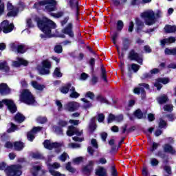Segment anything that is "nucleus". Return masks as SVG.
Listing matches in <instances>:
<instances>
[{"label": "nucleus", "instance_id": "f257e3e1", "mask_svg": "<svg viewBox=\"0 0 176 176\" xmlns=\"http://www.w3.org/2000/svg\"><path fill=\"white\" fill-rule=\"evenodd\" d=\"M36 23L38 28L42 30L43 34H45L46 38H52V36H54L53 30H56V28L54 22L46 17H43V20H41L37 16L26 19V27H28V28H34Z\"/></svg>", "mask_w": 176, "mask_h": 176}, {"label": "nucleus", "instance_id": "f03ea898", "mask_svg": "<svg viewBox=\"0 0 176 176\" xmlns=\"http://www.w3.org/2000/svg\"><path fill=\"white\" fill-rule=\"evenodd\" d=\"M140 17L144 19L146 25H153L156 23V19L162 17V11L157 10L155 12L152 10H148L142 12Z\"/></svg>", "mask_w": 176, "mask_h": 176}, {"label": "nucleus", "instance_id": "7ed1b4c3", "mask_svg": "<svg viewBox=\"0 0 176 176\" xmlns=\"http://www.w3.org/2000/svg\"><path fill=\"white\" fill-rule=\"evenodd\" d=\"M43 6H45V10H46V12H54V10H56V6H57V1L43 0L34 5V9H42Z\"/></svg>", "mask_w": 176, "mask_h": 176}, {"label": "nucleus", "instance_id": "20e7f679", "mask_svg": "<svg viewBox=\"0 0 176 176\" xmlns=\"http://www.w3.org/2000/svg\"><path fill=\"white\" fill-rule=\"evenodd\" d=\"M19 100L21 102H24V104H27L28 105H36L35 97L29 89H23L21 91Z\"/></svg>", "mask_w": 176, "mask_h": 176}, {"label": "nucleus", "instance_id": "39448f33", "mask_svg": "<svg viewBox=\"0 0 176 176\" xmlns=\"http://www.w3.org/2000/svg\"><path fill=\"white\" fill-rule=\"evenodd\" d=\"M0 170H5V173L8 176H20L22 174L21 166L13 165L6 168L5 162L0 163Z\"/></svg>", "mask_w": 176, "mask_h": 176}, {"label": "nucleus", "instance_id": "423d86ee", "mask_svg": "<svg viewBox=\"0 0 176 176\" xmlns=\"http://www.w3.org/2000/svg\"><path fill=\"white\" fill-rule=\"evenodd\" d=\"M7 9L9 10V12L7 14L8 17H14L17 16L19 12L24 9V3H20L17 7H14L10 2H8L7 4Z\"/></svg>", "mask_w": 176, "mask_h": 176}, {"label": "nucleus", "instance_id": "0eeeda50", "mask_svg": "<svg viewBox=\"0 0 176 176\" xmlns=\"http://www.w3.org/2000/svg\"><path fill=\"white\" fill-rule=\"evenodd\" d=\"M3 104L8 107L11 113H14V112L17 111V107H16V104H14V102H13V100L10 99H4V100H2V101H0V109L1 108H3Z\"/></svg>", "mask_w": 176, "mask_h": 176}, {"label": "nucleus", "instance_id": "6e6552de", "mask_svg": "<svg viewBox=\"0 0 176 176\" xmlns=\"http://www.w3.org/2000/svg\"><path fill=\"white\" fill-rule=\"evenodd\" d=\"M52 67L50 62L47 60L43 61V66H38L37 69L41 75H49L50 74V68Z\"/></svg>", "mask_w": 176, "mask_h": 176}, {"label": "nucleus", "instance_id": "1a4fd4ad", "mask_svg": "<svg viewBox=\"0 0 176 176\" xmlns=\"http://www.w3.org/2000/svg\"><path fill=\"white\" fill-rule=\"evenodd\" d=\"M43 146L45 149H49L50 151H52V149H56V153H58L60 152V146H61V144L57 142H52L50 140H45L43 142Z\"/></svg>", "mask_w": 176, "mask_h": 176}, {"label": "nucleus", "instance_id": "9d476101", "mask_svg": "<svg viewBox=\"0 0 176 176\" xmlns=\"http://www.w3.org/2000/svg\"><path fill=\"white\" fill-rule=\"evenodd\" d=\"M60 167H61V165H60V164H58L57 162L48 164V168H49V171H50V173L51 174V175L65 176V174H62L58 171L54 170H57V168H60Z\"/></svg>", "mask_w": 176, "mask_h": 176}, {"label": "nucleus", "instance_id": "9b49d317", "mask_svg": "<svg viewBox=\"0 0 176 176\" xmlns=\"http://www.w3.org/2000/svg\"><path fill=\"white\" fill-rule=\"evenodd\" d=\"M1 31L4 34H9V32H12L13 31V28H14V25L13 23H10L8 21H3L1 24Z\"/></svg>", "mask_w": 176, "mask_h": 176}, {"label": "nucleus", "instance_id": "f8f14e48", "mask_svg": "<svg viewBox=\"0 0 176 176\" xmlns=\"http://www.w3.org/2000/svg\"><path fill=\"white\" fill-rule=\"evenodd\" d=\"M168 83H170V79L168 78H161L155 80L154 86L157 87V90H160L163 87L162 85H167Z\"/></svg>", "mask_w": 176, "mask_h": 176}, {"label": "nucleus", "instance_id": "ddd939ff", "mask_svg": "<svg viewBox=\"0 0 176 176\" xmlns=\"http://www.w3.org/2000/svg\"><path fill=\"white\" fill-rule=\"evenodd\" d=\"M79 107H80L79 103L74 101L69 102L65 105V109L69 111V112H75V111H78V109H79Z\"/></svg>", "mask_w": 176, "mask_h": 176}, {"label": "nucleus", "instance_id": "4468645a", "mask_svg": "<svg viewBox=\"0 0 176 176\" xmlns=\"http://www.w3.org/2000/svg\"><path fill=\"white\" fill-rule=\"evenodd\" d=\"M74 134H76V135H78L79 137L81 134H83V131H79L78 129L75 128L74 126H69L67 131V135L69 137H72Z\"/></svg>", "mask_w": 176, "mask_h": 176}, {"label": "nucleus", "instance_id": "2eb2a0df", "mask_svg": "<svg viewBox=\"0 0 176 176\" xmlns=\"http://www.w3.org/2000/svg\"><path fill=\"white\" fill-rule=\"evenodd\" d=\"M139 87H136L133 89V93L135 94H140V93H142L143 96H145V90L144 89H144H149V85L142 83L139 84Z\"/></svg>", "mask_w": 176, "mask_h": 176}, {"label": "nucleus", "instance_id": "dca6fc26", "mask_svg": "<svg viewBox=\"0 0 176 176\" xmlns=\"http://www.w3.org/2000/svg\"><path fill=\"white\" fill-rule=\"evenodd\" d=\"M128 58H129V60H135L137 63L140 64V65H142V57L140 56V55L133 50L130 52Z\"/></svg>", "mask_w": 176, "mask_h": 176}, {"label": "nucleus", "instance_id": "f3484780", "mask_svg": "<svg viewBox=\"0 0 176 176\" xmlns=\"http://www.w3.org/2000/svg\"><path fill=\"white\" fill-rule=\"evenodd\" d=\"M67 124V122L64 120H60L58 122V126H54L53 130L54 131H55V133H56V134H61V133H63V129H61V127H65Z\"/></svg>", "mask_w": 176, "mask_h": 176}, {"label": "nucleus", "instance_id": "a211bd4d", "mask_svg": "<svg viewBox=\"0 0 176 176\" xmlns=\"http://www.w3.org/2000/svg\"><path fill=\"white\" fill-rule=\"evenodd\" d=\"M42 128L40 126L34 127L33 129L28 133V141H34L35 138V134L38 133V131H41Z\"/></svg>", "mask_w": 176, "mask_h": 176}, {"label": "nucleus", "instance_id": "6ab92c4d", "mask_svg": "<svg viewBox=\"0 0 176 176\" xmlns=\"http://www.w3.org/2000/svg\"><path fill=\"white\" fill-rule=\"evenodd\" d=\"M30 85L34 90H37L38 91H43L46 87L45 85L39 84L36 81H32Z\"/></svg>", "mask_w": 176, "mask_h": 176}, {"label": "nucleus", "instance_id": "aec40b11", "mask_svg": "<svg viewBox=\"0 0 176 176\" xmlns=\"http://www.w3.org/2000/svg\"><path fill=\"white\" fill-rule=\"evenodd\" d=\"M20 65H28V61L22 58H17L16 60L12 62V67H20Z\"/></svg>", "mask_w": 176, "mask_h": 176}, {"label": "nucleus", "instance_id": "412c9836", "mask_svg": "<svg viewBox=\"0 0 176 176\" xmlns=\"http://www.w3.org/2000/svg\"><path fill=\"white\" fill-rule=\"evenodd\" d=\"M10 93V89L8 87V85L5 83L0 84V94L1 96H6Z\"/></svg>", "mask_w": 176, "mask_h": 176}, {"label": "nucleus", "instance_id": "4be33fe9", "mask_svg": "<svg viewBox=\"0 0 176 176\" xmlns=\"http://www.w3.org/2000/svg\"><path fill=\"white\" fill-rule=\"evenodd\" d=\"M62 32L63 34H65L66 35H68L69 36H70V38H74V32H72V24L69 23L67 25V27L62 30Z\"/></svg>", "mask_w": 176, "mask_h": 176}, {"label": "nucleus", "instance_id": "5701e85b", "mask_svg": "<svg viewBox=\"0 0 176 176\" xmlns=\"http://www.w3.org/2000/svg\"><path fill=\"white\" fill-rule=\"evenodd\" d=\"M175 42V37H169L168 38H164L161 41L160 43L162 46H164V45H170V43H174Z\"/></svg>", "mask_w": 176, "mask_h": 176}, {"label": "nucleus", "instance_id": "b1692460", "mask_svg": "<svg viewBox=\"0 0 176 176\" xmlns=\"http://www.w3.org/2000/svg\"><path fill=\"white\" fill-rule=\"evenodd\" d=\"M94 165V162L93 161H89V164L83 168L82 169L83 172L85 174H88V173H91V170H93Z\"/></svg>", "mask_w": 176, "mask_h": 176}, {"label": "nucleus", "instance_id": "393cba45", "mask_svg": "<svg viewBox=\"0 0 176 176\" xmlns=\"http://www.w3.org/2000/svg\"><path fill=\"white\" fill-rule=\"evenodd\" d=\"M10 68L8 65V62L5 60H0V70L5 71L6 72H9Z\"/></svg>", "mask_w": 176, "mask_h": 176}, {"label": "nucleus", "instance_id": "a878e982", "mask_svg": "<svg viewBox=\"0 0 176 176\" xmlns=\"http://www.w3.org/2000/svg\"><path fill=\"white\" fill-rule=\"evenodd\" d=\"M164 152H168V153H171L172 155H174L175 153V150L171 146L170 144H165L164 146Z\"/></svg>", "mask_w": 176, "mask_h": 176}, {"label": "nucleus", "instance_id": "bb28decb", "mask_svg": "<svg viewBox=\"0 0 176 176\" xmlns=\"http://www.w3.org/2000/svg\"><path fill=\"white\" fill-rule=\"evenodd\" d=\"M165 32H168V34L175 32L176 31V26L173 25L171 26L170 25H166L164 28Z\"/></svg>", "mask_w": 176, "mask_h": 176}, {"label": "nucleus", "instance_id": "cd10ccee", "mask_svg": "<svg viewBox=\"0 0 176 176\" xmlns=\"http://www.w3.org/2000/svg\"><path fill=\"white\" fill-rule=\"evenodd\" d=\"M79 93L76 92L75 90V87H72L70 88V97L71 98H78L79 97Z\"/></svg>", "mask_w": 176, "mask_h": 176}, {"label": "nucleus", "instance_id": "c85d7f7f", "mask_svg": "<svg viewBox=\"0 0 176 176\" xmlns=\"http://www.w3.org/2000/svg\"><path fill=\"white\" fill-rule=\"evenodd\" d=\"M157 100L159 104H164V102H167L168 101V98H167V96L162 95L157 98Z\"/></svg>", "mask_w": 176, "mask_h": 176}, {"label": "nucleus", "instance_id": "c756f323", "mask_svg": "<svg viewBox=\"0 0 176 176\" xmlns=\"http://www.w3.org/2000/svg\"><path fill=\"white\" fill-rule=\"evenodd\" d=\"M96 175L99 176H106L107 170L104 168H98L96 171Z\"/></svg>", "mask_w": 176, "mask_h": 176}, {"label": "nucleus", "instance_id": "7c9ffc66", "mask_svg": "<svg viewBox=\"0 0 176 176\" xmlns=\"http://www.w3.org/2000/svg\"><path fill=\"white\" fill-rule=\"evenodd\" d=\"M39 171H41V166H34L31 170L33 176L38 175Z\"/></svg>", "mask_w": 176, "mask_h": 176}, {"label": "nucleus", "instance_id": "2f4dec72", "mask_svg": "<svg viewBox=\"0 0 176 176\" xmlns=\"http://www.w3.org/2000/svg\"><path fill=\"white\" fill-rule=\"evenodd\" d=\"M23 148H24V144L20 142H16L14 143V148L16 149V151H21Z\"/></svg>", "mask_w": 176, "mask_h": 176}, {"label": "nucleus", "instance_id": "473e14b6", "mask_svg": "<svg viewBox=\"0 0 176 176\" xmlns=\"http://www.w3.org/2000/svg\"><path fill=\"white\" fill-rule=\"evenodd\" d=\"M25 119V118L21 113H17L14 117L15 122H17L18 123L24 122Z\"/></svg>", "mask_w": 176, "mask_h": 176}, {"label": "nucleus", "instance_id": "72a5a7b5", "mask_svg": "<svg viewBox=\"0 0 176 176\" xmlns=\"http://www.w3.org/2000/svg\"><path fill=\"white\" fill-rule=\"evenodd\" d=\"M69 5L72 9H76V10H78V0H69Z\"/></svg>", "mask_w": 176, "mask_h": 176}, {"label": "nucleus", "instance_id": "f704fd0d", "mask_svg": "<svg viewBox=\"0 0 176 176\" xmlns=\"http://www.w3.org/2000/svg\"><path fill=\"white\" fill-rule=\"evenodd\" d=\"M71 85H67L66 86L62 87L60 88V91L61 93H63V94H67V93H68V91H69V90H71Z\"/></svg>", "mask_w": 176, "mask_h": 176}, {"label": "nucleus", "instance_id": "c9c22d12", "mask_svg": "<svg viewBox=\"0 0 176 176\" xmlns=\"http://www.w3.org/2000/svg\"><path fill=\"white\" fill-rule=\"evenodd\" d=\"M54 76H56V78H61V76H63V73H61L60 68L56 67L55 69L54 72Z\"/></svg>", "mask_w": 176, "mask_h": 176}, {"label": "nucleus", "instance_id": "e433bc0d", "mask_svg": "<svg viewBox=\"0 0 176 176\" xmlns=\"http://www.w3.org/2000/svg\"><path fill=\"white\" fill-rule=\"evenodd\" d=\"M17 52L18 53H25V52H27V49L25 48V46L21 45H18L17 47Z\"/></svg>", "mask_w": 176, "mask_h": 176}, {"label": "nucleus", "instance_id": "4c0bfd02", "mask_svg": "<svg viewBox=\"0 0 176 176\" xmlns=\"http://www.w3.org/2000/svg\"><path fill=\"white\" fill-rule=\"evenodd\" d=\"M68 148H70L71 149H78V148H80V144L69 143L68 144Z\"/></svg>", "mask_w": 176, "mask_h": 176}, {"label": "nucleus", "instance_id": "58836bf2", "mask_svg": "<svg viewBox=\"0 0 176 176\" xmlns=\"http://www.w3.org/2000/svg\"><path fill=\"white\" fill-rule=\"evenodd\" d=\"M81 101H82V102H84V107L85 108H90V107H91V103H90V102H89V100H87V99L86 98H81L80 99Z\"/></svg>", "mask_w": 176, "mask_h": 176}, {"label": "nucleus", "instance_id": "ea45409f", "mask_svg": "<svg viewBox=\"0 0 176 176\" xmlns=\"http://www.w3.org/2000/svg\"><path fill=\"white\" fill-rule=\"evenodd\" d=\"M174 108V106H173L172 104H166L164 107V111H166L168 112H171V111H173Z\"/></svg>", "mask_w": 176, "mask_h": 176}, {"label": "nucleus", "instance_id": "a19ab883", "mask_svg": "<svg viewBox=\"0 0 176 176\" xmlns=\"http://www.w3.org/2000/svg\"><path fill=\"white\" fill-rule=\"evenodd\" d=\"M69 157L68 156V154H67V153H63L60 157H59V160H60V162H65V160H67V158Z\"/></svg>", "mask_w": 176, "mask_h": 176}, {"label": "nucleus", "instance_id": "79ce46f5", "mask_svg": "<svg viewBox=\"0 0 176 176\" xmlns=\"http://www.w3.org/2000/svg\"><path fill=\"white\" fill-rule=\"evenodd\" d=\"M150 163H151V166L155 167V166H157V164H159V160H157L156 158H151L150 160Z\"/></svg>", "mask_w": 176, "mask_h": 176}, {"label": "nucleus", "instance_id": "37998d69", "mask_svg": "<svg viewBox=\"0 0 176 176\" xmlns=\"http://www.w3.org/2000/svg\"><path fill=\"white\" fill-rule=\"evenodd\" d=\"M131 69L135 72H138V71L140 69V65L133 63L131 65Z\"/></svg>", "mask_w": 176, "mask_h": 176}, {"label": "nucleus", "instance_id": "c03bdc74", "mask_svg": "<svg viewBox=\"0 0 176 176\" xmlns=\"http://www.w3.org/2000/svg\"><path fill=\"white\" fill-rule=\"evenodd\" d=\"M54 52L58 54L62 53L63 52V47L60 45L55 46Z\"/></svg>", "mask_w": 176, "mask_h": 176}, {"label": "nucleus", "instance_id": "a18cd8bd", "mask_svg": "<svg viewBox=\"0 0 176 176\" xmlns=\"http://www.w3.org/2000/svg\"><path fill=\"white\" fill-rule=\"evenodd\" d=\"M66 170L69 173H75V169L71 166V163L69 162L66 164Z\"/></svg>", "mask_w": 176, "mask_h": 176}, {"label": "nucleus", "instance_id": "49530a36", "mask_svg": "<svg viewBox=\"0 0 176 176\" xmlns=\"http://www.w3.org/2000/svg\"><path fill=\"white\" fill-rule=\"evenodd\" d=\"M10 128L8 130V133H14L16 130H17V127H16V125H14L13 123H11Z\"/></svg>", "mask_w": 176, "mask_h": 176}, {"label": "nucleus", "instance_id": "de8ad7c7", "mask_svg": "<svg viewBox=\"0 0 176 176\" xmlns=\"http://www.w3.org/2000/svg\"><path fill=\"white\" fill-rule=\"evenodd\" d=\"M37 122H38V123H46L47 122V119L46 118V117H38L37 118Z\"/></svg>", "mask_w": 176, "mask_h": 176}, {"label": "nucleus", "instance_id": "09e8293b", "mask_svg": "<svg viewBox=\"0 0 176 176\" xmlns=\"http://www.w3.org/2000/svg\"><path fill=\"white\" fill-rule=\"evenodd\" d=\"M116 116L114 115L110 114L108 118V123H112L113 122H116Z\"/></svg>", "mask_w": 176, "mask_h": 176}, {"label": "nucleus", "instance_id": "8fccbe9b", "mask_svg": "<svg viewBox=\"0 0 176 176\" xmlns=\"http://www.w3.org/2000/svg\"><path fill=\"white\" fill-rule=\"evenodd\" d=\"M4 146L5 148H8V149H12V148H14V144L10 142H6Z\"/></svg>", "mask_w": 176, "mask_h": 176}, {"label": "nucleus", "instance_id": "3c124183", "mask_svg": "<svg viewBox=\"0 0 176 176\" xmlns=\"http://www.w3.org/2000/svg\"><path fill=\"white\" fill-rule=\"evenodd\" d=\"M135 116L138 118V119H142V112H141V110H137L135 112Z\"/></svg>", "mask_w": 176, "mask_h": 176}, {"label": "nucleus", "instance_id": "603ef678", "mask_svg": "<svg viewBox=\"0 0 176 176\" xmlns=\"http://www.w3.org/2000/svg\"><path fill=\"white\" fill-rule=\"evenodd\" d=\"M122 28H123V21H118L117 22V30L118 31H120V30H122Z\"/></svg>", "mask_w": 176, "mask_h": 176}, {"label": "nucleus", "instance_id": "864d4df0", "mask_svg": "<svg viewBox=\"0 0 176 176\" xmlns=\"http://www.w3.org/2000/svg\"><path fill=\"white\" fill-rule=\"evenodd\" d=\"M136 25H138V30H140L141 27H144V22L140 19H136Z\"/></svg>", "mask_w": 176, "mask_h": 176}, {"label": "nucleus", "instance_id": "5fc2aeb1", "mask_svg": "<svg viewBox=\"0 0 176 176\" xmlns=\"http://www.w3.org/2000/svg\"><path fill=\"white\" fill-rule=\"evenodd\" d=\"M33 157L34 159H43V155L39 153H36L33 154Z\"/></svg>", "mask_w": 176, "mask_h": 176}, {"label": "nucleus", "instance_id": "6e6d98bb", "mask_svg": "<svg viewBox=\"0 0 176 176\" xmlns=\"http://www.w3.org/2000/svg\"><path fill=\"white\" fill-rule=\"evenodd\" d=\"M166 125V121L160 120L159 122L160 129H164V126Z\"/></svg>", "mask_w": 176, "mask_h": 176}, {"label": "nucleus", "instance_id": "4d7b16f0", "mask_svg": "<svg viewBox=\"0 0 176 176\" xmlns=\"http://www.w3.org/2000/svg\"><path fill=\"white\" fill-rule=\"evenodd\" d=\"M89 78V74L86 73H82L80 77V80H86Z\"/></svg>", "mask_w": 176, "mask_h": 176}, {"label": "nucleus", "instance_id": "13d9d810", "mask_svg": "<svg viewBox=\"0 0 176 176\" xmlns=\"http://www.w3.org/2000/svg\"><path fill=\"white\" fill-rule=\"evenodd\" d=\"M82 160H83V158L82 157H78L77 158H75L73 160L74 163H75V164H79L80 162H82Z\"/></svg>", "mask_w": 176, "mask_h": 176}, {"label": "nucleus", "instance_id": "bf43d9fd", "mask_svg": "<svg viewBox=\"0 0 176 176\" xmlns=\"http://www.w3.org/2000/svg\"><path fill=\"white\" fill-rule=\"evenodd\" d=\"M85 97H87L88 98H90V100H94V94L92 92H87L85 95Z\"/></svg>", "mask_w": 176, "mask_h": 176}, {"label": "nucleus", "instance_id": "052dcab7", "mask_svg": "<svg viewBox=\"0 0 176 176\" xmlns=\"http://www.w3.org/2000/svg\"><path fill=\"white\" fill-rule=\"evenodd\" d=\"M104 119H105V116H104V114L100 113L98 116V122H100V123H101V122H104Z\"/></svg>", "mask_w": 176, "mask_h": 176}, {"label": "nucleus", "instance_id": "680f3d73", "mask_svg": "<svg viewBox=\"0 0 176 176\" xmlns=\"http://www.w3.org/2000/svg\"><path fill=\"white\" fill-rule=\"evenodd\" d=\"M123 120V116H116V122L120 123Z\"/></svg>", "mask_w": 176, "mask_h": 176}, {"label": "nucleus", "instance_id": "e2e57ef3", "mask_svg": "<svg viewBox=\"0 0 176 176\" xmlns=\"http://www.w3.org/2000/svg\"><path fill=\"white\" fill-rule=\"evenodd\" d=\"M69 122L70 124H74V126H78V124L80 123L79 120H70Z\"/></svg>", "mask_w": 176, "mask_h": 176}, {"label": "nucleus", "instance_id": "0e129e2a", "mask_svg": "<svg viewBox=\"0 0 176 176\" xmlns=\"http://www.w3.org/2000/svg\"><path fill=\"white\" fill-rule=\"evenodd\" d=\"M94 120H95V119H93L92 124L89 125V129H90L91 131H94V130H96V124H94Z\"/></svg>", "mask_w": 176, "mask_h": 176}, {"label": "nucleus", "instance_id": "69168bd1", "mask_svg": "<svg viewBox=\"0 0 176 176\" xmlns=\"http://www.w3.org/2000/svg\"><path fill=\"white\" fill-rule=\"evenodd\" d=\"M102 78L104 82H107V75L105 73V70L104 69H102V74H101Z\"/></svg>", "mask_w": 176, "mask_h": 176}, {"label": "nucleus", "instance_id": "338daca9", "mask_svg": "<svg viewBox=\"0 0 176 176\" xmlns=\"http://www.w3.org/2000/svg\"><path fill=\"white\" fill-rule=\"evenodd\" d=\"M74 141H77L78 142H82V141H85V138H78V137H73Z\"/></svg>", "mask_w": 176, "mask_h": 176}, {"label": "nucleus", "instance_id": "774afa93", "mask_svg": "<svg viewBox=\"0 0 176 176\" xmlns=\"http://www.w3.org/2000/svg\"><path fill=\"white\" fill-rule=\"evenodd\" d=\"M98 163L99 164H107V159L105 158H100L98 161Z\"/></svg>", "mask_w": 176, "mask_h": 176}]
</instances>
